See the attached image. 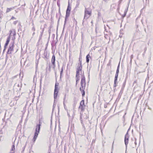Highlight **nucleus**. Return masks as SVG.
I'll return each instance as SVG.
<instances>
[{
    "label": "nucleus",
    "instance_id": "680f3d73",
    "mask_svg": "<svg viewBox=\"0 0 153 153\" xmlns=\"http://www.w3.org/2000/svg\"><path fill=\"white\" fill-rule=\"evenodd\" d=\"M68 116L69 117L70 116V115L68 113Z\"/></svg>",
    "mask_w": 153,
    "mask_h": 153
},
{
    "label": "nucleus",
    "instance_id": "cd10ccee",
    "mask_svg": "<svg viewBox=\"0 0 153 153\" xmlns=\"http://www.w3.org/2000/svg\"><path fill=\"white\" fill-rule=\"evenodd\" d=\"M126 81V80H125V81L124 82V83L123 84L122 88H124L125 87Z\"/></svg>",
    "mask_w": 153,
    "mask_h": 153
},
{
    "label": "nucleus",
    "instance_id": "6e6d98bb",
    "mask_svg": "<svg viewBox=\"0 0 153 153\" xmlns=\"http://www.w3.org/2000/svg\"><path fill=\"white\" fill-rule=\"evenodd\" d=\"M78 81H76V85L77 83H78Z\"/></svg>",
    "mask_w": 153,
    "mask_h": 153
},
{
    "label": "nucleus",
    "instance_id": "49530a36",
    "mask_svg": "<svg viewBox=\"0 0 153 153\" xmlns=\"http://www.w3.org/2000/svg\"><path fill=\"white\" fill-rule=\"evenodd\" d=\"M144 53H145L146 51L147 50V48L146 47L144 49Z\"/></svg>",
    "mask_w": 153,
    "mask_h": 153
},
{
    "label": "nucleus",
    "instance_id": "5701e85b",
    "mask_svg": "<svg viewBox=\"0 0 153 153\" xmlns=\"http://www.w3.org/2000/svg\"><path fill=\"white\" fill-rule=\"evenodd\" d=\"M120 34H123L124 33V31L123 30V29H121L120 30Z\"/></svg>",
    "mask_w": 153,
    "mask_h": 153
},
{
    "label": "nucleus",
    "instance_id": "c756f323",
    "mask_svg": "<svg viewBox=\"0 0 153 153\" xmlns=\"http://www.w3.org/2000/svg\"><path fill=\"white\" fill-rule=\"evenodd\" d=\"M59 85V83L58 82H57L56 81V82L55 86H57L58 87Z\"/></svg>",
    "mask_w": 153,
    "mask_h": 153
},
{
    "label": "nucleus",
    "instance_id": "58836bf2",
    "mask_svg": "<svg viewBox=\"0 0 153 153\" xmlns=\"http://www.w3.org/2000/svg\"><path fill=\"white\" fill-rule=\"evenodd\" d=\"M16 19V18H15V17H13V16H12L10 19Z\"/></svg>",
    "mask_w": 153,
    "mask_h": 153
},
{
    "label": "nucleus",
    "instance_id": "3c124183",
    "mask_svg": "<svg viewBox=\"0 0 153 153\" xmlns=\"http://www.w3.org/2000/svg\"><path fill=\"white\" fill-rule=\"evenodd\" d=\"M80 120L81 121V123H82V120H81L82 118H81V117H80Z\"/></svg>",
    "mask_w": 153,
    "mask_h": 153
},
{
    "label": "nucleus",
    "instance_id": "1a4fd4ad",
    "mask_svg": "<svg viewBox=\"0 0 153 153\" xmlns=\"http://www.w3.org/2000/svg\"><path fill=\"white\" fill-rule=\"evenodd\" d=\"M44 59H49V54H48L46 50H45L43 54V57Z\"/></svg>",
    "mask_w": 153,
    "mask_h": 153
},
{
    "label": "nucleus",
    "instance_id": "bf43d9fd",
    "mask_svg": "<svg viewBox=\"0 0 153 153\" xmlns=\"http://www.w3.org/2000/svg\"><path fill=\"white\" fill-rule=\"evenodd\" d=\"M64 29H63V30H62V33H63V31H64Z\"/></svg>",
    "mask_w": 153,
    "mask_h": 153
},
{
    "label": "nucleus",
    "instance_id": "6ab92c4d",
    "mask_svg": "<svg viewBox=\"0 0 153 153\" xmlns=\"http://www.w3.org/2000/svg\"><path fill=\"white\" fill-rule=\"evenodd\" d=\"M79 74H77L76 73V81H78L79 80Z\"/></svg>",
    "mask_w": 153,
    "mask_h": 153
},
{
    "label": "nucleus",
    "instance_id": "72a5a7b5",
    "mask_svg": "<svg viewBox=\"0 0 153 153\" xmlns=\"http://www.w3.org/2000/svg\"><path fill=\"white\" fill-rule=\"evenodd\" d=\"M117 78L115 77L114 80V82H117Z\"/></svg>",
    "mask_w": 153,
    "mask_h": 153
},
{
    "label": "nucleus",
    "instance_id": "c03bdc74",
    "mask_svg": "<svg viewBox=\"0 0 153 153\" xmlns=\"http://www.w3.org/2000/svg\"><path fill=\"white\" fill-rule=\"evenodd\" d=\"M119 70L117 69L116 73L119 74Z\"/></svg>",
    "mask_w": 153,
    "mask_h": 153
},
{
    "label": "nucleus",
    "instance_id": "774afa93",
    "mask_svg": "<svg viewBox=\"0 0 153 153\" xmlns=\"http://www.w3.org/2000/svg\"><path fill=\"white\" fill-rule=\"evenodd\" d=\"M106 27L105 26L104 29H105V28H106Z\"/></svg>",
    "mask_w": 153,
    "mask_h": 153
},
{
    "label": "nucleus",
    "instance_id": "f03ea898",
    "mask_svg": "<svg viewBox=\"0 0 153 153\" xmlns=\"http://www.w3.org/2000/svg\"><path fill=\"white\" fill-rule=\"evenodd\" d=\"M59 90V89L58 88V87L55 86L54 92V102L53 106H54V105L55 104V103H56L55 101H56V100L57 99V96L58 95V94Z\"/></svg>",
    "mask_w": 153,
    "mask_h": 153
},
{
    "label": "nucleus",
    "instance_id": "393cba45",
    "mask_svg": "<svg viewBox=\"0 0 153 153\" xmlns=\"http://www.w3.org/2000/svg\"><path fill=\"white\" fill-rule=\"evenodd\" d=\"M57 5L59 8L60 7V2L59 1V0H58L57 2Z\"/></svg>",
    "mask_w": 153,
    "mask_h": 153
},
{
    "label": "nucleus",
    "instance_id": "a19ab883",
    "mask_svg": "<svg viewBox=\"0 0 153 153\" xmlns=\"http://www.w3.org/2000/svg\"><path fill=\"white\" fill-rule=\"evenodd\" d=\"M118 74L116 73L115 77L118 78Z\"/></svg>",
    "mask_w": 153,
    "mask_h": 153
},
{
    "label": "nucleus",
    "instance_id": "37998d69",
    "mask_svg": "<svg viewBox=\"0 0 153 153\" xmlns=\"http://www.w3.org/2000/svg\"><path fill=\"white\" fill-rule=\"evenodd\" d=\"M120 68V63H119L117 68V69L119 70Z\"/></svg>",
    "mask_w": 153,
    "mask_h": 153
},
{
    "label": "nucleus",
    "instance_id": "4468645a",
    "mask_svg": "<svg viewBox=\"0 0 153 153\" xmlns=\"http://www.w3.org/2000/svg\"><path fill=\"white\" fill-rule=\"evenodd\" d=\"M81 82H85V77L84 74L82 75Z\"/></svg>",
    "mask_w": 153,
    "mask_h": 153
},
{
    "label": "nucleus",
    "instance_id": "a18cd8bd",
    "mask_svg": "<svg viewBox=\"0 0 153 153\" xmlns=\"http://www.w3.org/2000/svg\"><path fill=\"white\" fill-rule=\"evenodd\" d=\"M59 13L60 14V15H61V13L60 11V7L59 8Z\"/></svg>",
    "mask_w": 153,
    "mask_h": 153
},
{
    "label": "nucleus",
    "instance_id": "f8f14e48",
    "mask_svg": "<svg viewBox=\"0 0 153 153\" xmlns=\"http://www.w3.org/2000/svg\"><path fill=\"white\" fill-rule=\"evenodd\" d=\"M70 10H66V14L65 15V23L66 22L67 19L69 17L70 14Z\"/></svg>",
    "mask_w": 153,
    "mask_h": 153
},
{
    "label": "nucleus",
    "instance_id": "f704fd0d",
    "mask_svg": "<svg viewBox=\"0 0 153 153\" xmlns=\"http://www.w3.org/2000/svg\"><path fill=\"white\" fill-rule=\"evenodd\" d=\"M52 64L53 65V69H54L55 67V63H54V64L53 63H52Z\"/></svg>",
    "mask_w": 153,
    "mask_h": 153
},
{
    "label": "nucleus",
    "instance_id": "f257e3e1",
    "mask_svg": "<svg viewBox=\"0 0 153 153\" xmlns=\"http://www.w3.org/2000/svg\"><path fill=\"white\" fill-rule=\"evenodd\" d=\"M41 125L40 123V120H39V123L37 124L36 126V128L35 130L34 136L33 139V141L35 142L36 140L37 137L39 133L40 129V126Z\"/></svg>",
    "mask_w": 153,
    "mask_h": 153
},
{
    "label": "nucleus",
    "instance_id": "052dcab7",
    "mask_svg": "<svg viewBox=\"0 0 153 153\" xmlns=\"http://www.w3.org/2000/svg\"><path fill=\"white\" fill-rule=\"evenodd\" d=\"M79 61L80 62V61L82 62V60H81L80 59V58H79Z\"/></svg>",
    "mask_w": 153,
    "mask_h": 153
},
{
    "label": "nucleus",
    "instance_id": "2f4dec72",
    "mask_svg": "<svg viewBox=\"0 0 153 153\" xmlns=\"http://www.w3.org/2000/svg\"><path fill=\"white\" fill-rule=\"evenodd\" d=\"M78 65L81 66H82V63L81 61H80V62H79L78 63Z\"/></svg>",
    "mask_w": 153,
    "mask_h": 153
},
{
    "label": "nucleus",
    "instance_id": "bb28decb",
    "mask_svg": "<svg viewBox=\"0 0 153 153\" xmlns=\"http://www.w3.org/2000/svg\"><path fill=\"white\" fill-rule=\"evenodd\" d=\"M15 146H14V145H13L12 146L11 151H14L15 150Z\"/></svg>",
    "mask_w": 153,
    "mask_h": 153
},
{
    "label": "nucleus",
    "instance_id": "473e14b6",
    "mask_svg": "<svg viewBox=\"0 0 153 153\" xmlns=\"http://www.w3.org/2000/svg\"><path fill=\"white\" fill-rule=\"evenodd\" d=\"M146 23L147 24V25L148 26V23H149V21H148V19H146Z\"/></svg>",
    "mask_w": 153,
    "mask_h": 153
},
{
    "label": "nucleus",
    "instance_id": "4be33fe9",
    "mask_svg": "<svg viewBox=\"0 0 153 153\" xmlns=\"http://www.w3.org/2000/svg\"><path fill=\"white\" fill-rule=\"evenodd\" d=\"M63 67H62V68L61 70V71H60V78H61V77L62 76V74L63 73Z\"/></svg>",
    "mask_w": 153,
    "mask_h": 153
},
{
    "label": "nucleus",
    "instance_id": "412c9836",
    "mask_svg": "<svg viewBox=\"0 0 153 153\" xmlns=\"http://www.w3.org/2000/svg\"><path fill=\"white\" fill-rule=\"evenodd\" d=\"M80 105H85L84 104V100H82L81 101Z\"/></svg>",
    "mask_w": 153,
    "mask_h": 153
},
{
    "label": "nucleus",
    "instance_id": "aec40b11",
    "mask_svg": "<svg viewBox=\"0 0 153 153\" xmlns=\"http://www.w3.org/2000/svg\"><path fill=\"white\" fill-rule=\"evenodd\" d=\"M43 32H44V29H43L40 32V36H39V40L41 39V38H42V35L43 33Z\"/></svg>",
    "mask_w": 153,
    "mask_h": 153
},
{
    "label": "nucleus",
    "instance_id": "20e7f679",
    "mask_svg": "<svg viewBox=\"0 0 153 153\" xmlns=\"http://www.w3.org/2000/svg\"><path fill=\"white\" fill-rule=\"evenodd\" d=\"M91 15V12L87 10L86 8L85 9V15L84 17V19H87Z\"/></svg>",
    "mask_w": 153,
    "mask_h": 153
},
{
    "label": "nucleus",
    "instance_id": "69168bd1",
    "mask_svg": "<svg viewBox=\"0 0 153 153\" xmlns=\"http://www.w3.org/2000/svg\"><path fill=\"white\" fill-rule=\"evenodd\" d=\"M143 19H142V20H141V22H142V24L143 23Z\"/></svg>",
    "mask_w": 153,
    "mask_h": 153
},
{
    "label": "nucleus",
    "instance_id": "7c9ffc66",
    "mask_svg": "<svg viewBox=\"0 0 153 153\" xmlns=\"http://www.w3.org/2000/svg\"><path fill=\"white\" fill-rule=\"evenodd\" d=\"M79 2L77 1H76V7H78L79 5Z\"/></svg>",
    "mask_w": 153,
    "mask_h": 153
},
{
    "label": "nucleus",
    "instance_id": "0eeeda50",
    "mask_svg": "<svg viewBox=\"0 0 153 153\" xmlns=\"http://www.w3.org/2000/svg\"><path fill=\"white\" fill-rule=\"evenodd\" d=\"M22 84H21V86L20 87L19 84H17V85L15 84L13 88L14 90L16 91H20L21 90V88L22 87Z\"/></svg>",
    "mask_w": 153,
    "mask_h": 153
},
{
    "label": "nucleus",
    "instance_id": "13d9d810",
    "mask_svg": "<svg viewBox=\"0 0 153 153\" xmlns=\"http://www.w3.org/2000/svg\"><path fill=\"white\" fill-rule=\"evenodd\" d=\"M40 85H41V80H40Z\"/></svg>",
    "mask_w": 153,
    "mask_h": 153
},
{
    "label": "nucleus",
    "instance_id": "603ef678",
    "mask_svg": "<svg viewBox=\"0 0 153 153\" xmlns=\"http://www.w3.org/2000/svg\"><path fill=\"white\" fill-rule=\"evenodd\" d=\"M60 19V17H59L58 18V22H59V20Z\"/></svg>",
    "mask_w": 153,
    "mask_h": 153
},
{
    "label": "nucleus",
    "instance_id": "423d86ee",
    "mask_svg": "<svg viewBox=\"0 0 153 153\" xmlns=\"http://www.w3.org/2000/svg\"><path fill=\"white\" fill-rule=\"evenodd\" d=\"M129 136L128 134V131H127L125 137V143L126 146V149L127 147V145L128 143V139Z\"/></svg>",
    "mask_w": 153,
    "mask_h": 153
},
{
    "label": "nucleus",
    "instance_id": "39448f33",
    "mask_svg": "<svg viewBox=\"0 0 153 153\" xmlns=\"http://www.w3.org/2000/svg\"><path fill=\"white\" fill-rule=\"evenodd\" d=\"M14 42L11 43L9 46V48L7 52V53L8 54H10L12 53V52L13 51V48L14 46Z\"/></svg>",
    "mask_w": 153,
    "mask_h": 153
},
{
    "label": "nucleus",
    "instance_id": "a878e982",
    "mask_svg": "<svg viewBox=\"0 0 153 153\" xmlns=\"http://www.w3.org/2000/svg\"><path fill=\"white\" fill-rule=\"evenodd\" d=\"M122 1V0H120L119 1V2H118L119 4H118V8L120 7V4L121 3Z\"/></svg>",
    "mask_w": 153,
    "mask_h": 153
},
{
    "label": "nucleus",
    "instance_id": "c85d7f7f",
    "mask_svg": "<svg viewBox=\"0 0 153 153\" xmlns=\"http://www.w3.org/2000/svg\"><path fill=\"white\" fill-rule=\"evenodd\" d=\"M114 143V141H113V142L112 143V144L111 153H112V152H113V148H114V147H113Z\"/></svg>",
    "mask_w": 153,
    "mask_h": 153
},
{
    "label": "nucleus",
    "instance_id": "79ce46f5",
    "mask_svg": "<svg viewBox=\"0 0 153 153\" xmlns=\"http://www.w3.org/2000/svg\"><path fill=\"white\" fill-rule=\"evenodd\" d=\"M116 83L117 82H114V87H116L117 86L116 85Z\"/></svg>",
    "mask_w": 153,
    "mask_h": 153
},
{
    "label": "nucleus",
    "instance_id": "ea45409f",
    "mask_svg": "<svg viewBox=\"0 0 153 153\" xmlns=\"http://www.w3.org/2000/svg\"><path fill=\"white\" fill-rule=\"evenodd\" d=\"M104 107L105 108H106L107 107V104L106 103H105L104 105Z\"/></svg>",
    "mask_w": 153,
    "mask_h": 153
},
{
    "label": "nucleus",
    "instance_id": "ddd939ff",
    "mask_svg": "<svg viewBox=\"0 0 153 153\" xmlns=\"http://www.w3.org/2000/svg\"><path fill=\"white\" fill-rule=\"evenodd\" d=\"M85 105H80L79 108L81 109V111L82 112H83L84 111L85 108Z\"/></svg>",
    "mask_w": 153,
    "mask_h": 153
},
{
    "label": "nucleus",
    "instance_id": "4d7b16f0",
    "mask_svg": "<svg viewBox=\"0 0 153 153\" xmlns=\"http://www.w3.org/2000/svg\"><path fill=\"white\" fill-rule=\"evenodd\" d=\"M16 35V33H13V35L14 36L15 35Z\"/></svg>",
    "mask_w": 153,
    "mask_h": 153
},
{
    "label": "nucleus",
    "instance_id": "5fc2aeb1",
    "mask_svg": "<svg viewBox=\"0 0 153 153\" xmlns=\"http://www.w3.org/2000/svg\"><path fill=\"white\" fill-rule=\"evenodd\" d=\"M133 57V55H132L131 56V59H132V58Z\"/></svg>",
    "mask_w": 153,
    "mask_h": 153
},
{
    "label": "nucleus",
    "instance_id": "0e129e2a",
    "mask_svg": "<svg viewBox=\"0 0 153 153\" xmlns=\"http://www.w3.org/2000/svg\"><path fill=\"white\" fill-rule=\"evenodd\" d=\"M131 61H132V59H131V60H130V62H131Z\"/></svg>",
    "mask_w": 153,
    "mask_h": 153
},
{
    "label": "nucleus",
    "instance_id": "b1692460",
    "mask_svg": "<svg viewBox=\"0 0 153 153\" xmlns=\"http://www.w3.org/2000/svg\"><path fill=\"white\" fill-rule=\"evenodd\" d=\"M71 7L69 6V4L67 7V8L66 10H70V11H71Z\"/></svg>",
    "mask_w": 153,
    "mask_h": 153
},
{
    "label": "nucleus",
    "instance_id": "e2e57ef3",
    "mask_svg": "<svg viewBox=\"0 0 153 153\" xmlns=\"http://www.w3.org/2000/svg\"><path fill=\"white\" fill-rule=\"evenodd\" d=\"M134 143H135V144L136 145V144H137V143H136V141H135V142Z\"/></svg>",
    "mask_w": 153,
    "mask_h": 153
},
{
    "label": "nucleus",
    "instance_id": "7ed1b4c3",
    "mask_svg": "<svg viewBox=\"0 0 153 153\" xmlns=\"http://www.w3.org/2000/svg\"><path fill=\"white\" fill-rule=\"evenodd\" d=\"M86 83L84 82H80L81 87L79 89L81 92L82 93V96L83 97L85 95V92L84 91Z\"/></svg>",
    "mask_w": 153,
    "mask_h": 153
},
{
    "label": "nucleus",
    "instance_id": "4c0bfd02",
    "mask_svg": "<svg viewBox=\"0 0 153 153\" xmlns=\"http://www.w3.org/2000/svg\"><path fill=\"white\" fill-rule=\"evenodd\" d=\"M19 28H21V24L20 23H19L18 24Z\"/></svg>",
    "mask_w": 153,
    "mask_h": 153
},
{
    "label": "nucleus",
    "instance_id": "dca6fc26",
    "mask_svg": "<svg viewBox=\"0 0 153 153\" xmlns=\"http://www.w3.org/2000/svg\"><path fill=\"white\" fill-rule=\"evenodd\" d=\"M91 58L89 54H88L86 56V62L88 63L89 61V58Z\"/></svg>",
    "mask_w": 153,
    "mask_h": 153
},
{
    "label": "nucleus",
    "instance_id": "09e8293b",
    "mask_svg": "<svg viewBox=\"0 0 153 153\" xmlns=\"http://www.w3.org/2000/svg\"><path fill=\"white\" fill-rule=\"evenodd\" d=\"M122 36H123V34H120V35L119 36V37H120V38H121L122 37Z\"/></svg>",
    "mask_w": 153,
    "mask_h": 153
},
{
    "label": "nucleus",
    "instance_id": "c9c22d12",
    "mask_svg": "<svg viewBox=\"0 0 153 153\" xmlns=\"http://www.w3.org/2000/svg\"><path fill=\"white\" fill-rule=\"evenodd\" d=\"M18 22V21H14L13 22V24L14 25H16Z\"/></svg>",
    "mask_w": 153,
    "mask_h": 153
},
{
    "label": "nucleus",
    "instance_id": "f3484780",
    "mask_svg": "<svg viewBox=\"0 0 153 153\" xmlns=\"http://www.w3.org/2000/svg\"><path fill=\"white\" fill-rule=\"evenodd\" d=\"M128 7H127V8L125 10L124 12V14L122 16V17L123 18H124L126 16V13H127V11H128Z\"/></svg>",
    "mask_w": 153,
    "mask_h": 153
},
{
    "label": "nucleus",
    "instance_id": "338daca9",
    "mask_svg": "<svg viewBox=\"0 0 153 153\" xmlns=\"http://www.w3.org/2000/svg\"><path fill=\"white\" fill-rule=\"evenodd\" d=\"M95 31H96V32H97V29H95Z\"/></svg>",
    "mask_w": 153,
    "mask_h": 153
},
{
    "label": "nucleus",
    "instance_id": "6e6552de",
    "mask_svg": "<svg viewBox=\"0 0 153 153\" xmlns=\"http://www.w3.org/2000/svg\"><path fill=\"white\" fill-rule=\"evenodd\" d=\"M110 29H105V31L104 32V34L105 35V37L106 38V35L108 36L111 35V33L110 32L109 30Z\"/></svg>",
    "mask_w": 153,
    "mask_h": 153
},
{
    "label": "nucleus",
    "instance_id": "9d476101",
    "mask_svg": "<svg viewBox=\"0 0 153 153\" xmlns=\"http://www.w3.org/2000/svg\"><path fill=\"white\" fill-rule=\"evenodd\" d=\"M10 37L9 36L7 37V39L6 42V43L5 44V45H4V49L3 51H4L6 48V47L8 45L9 43V41L10 40Z\"/></svg>",
    "mask_w": 153,
    "mask_h": 153
},
{
    "label": "nucleus",
    "instance_id": "864d4df0",
    "mask_svg": "<svg viewBox=\"0 0 153 153\" xmlns=\"http://www.w3.org/2000/svg\"><path fill=\"white\" fill-rule=\"evenodd\" d=\"M21 31V29H18V32H19L20 31Z\"/></svg>",
    "mask_w": 153,
    "mask_h": 153
},
{
    "label": "nucleus",
    "instance_id": "2eb2a0df",
    "mask_svg": "<svg viewBox=\"0 0 153 153\" xmlns=\"http://www.w3.org/2000/svg\"><path fill=\"white\" fill-rule=\"evenodd\" d=\"M55 56L54 54H53L52 56V59H51V63H53L54 64V63H55Z\"/></svg>",
    "mask_w": 153,
    "mask_h": 153
},
{
    "label": "nucleus",
    "instance_id": "9b49d317",
    "mask_svg": "<svg viewBox=\"0 0 153 153\" xmlns=\"http://www.w3.org/2000/svg\"><path fill=\"white\" fill-rule=\"evenodd\" d=\"M82 66L77 65L76 68V74H79V71H82Z\"/></svg>",
    "mask_w": 153,
    "mask_h": 153
},
{
    "label": "nucleus",
    "instance_id": "a211bd4d",
    "mask_svg": "<svg viewBox=\"0 0 153 153\" xmlns=\"http://www.w3.org/2000/svg\"><path fill=\"white\" fill-rule=\"evenodd\" d=\"M14 7H11V8H7V10H6V13H8L11 10H13V9H14Z\"/></svg>",
    "mask_w": 153,
    "mask_h": 153
},
{
    "label": "nucleus",
    "instance_id": "8fccbe9b",
    "mask_svg": "<svg viewBox=\"0 0 153 153\" xmlns=\"http://www.w3.org/2000/svg\"><path fill=\"white\" fill-rule=\"evenodd\" d=\"M51 66L50 65L49 66V70L50 71H51Z\"/></svg>",
    "mask_w": 153,
    "mask_h": 153
},
{
    "label": "nucleus",
    "instance_id": "de8ad7c7",
    "mask_svg": "<svg viewBox=\"0 0 153 153\" xmlns=\"http://www.w3.org/2000/svg\"><path fill=\"white\" fill-rule=\"evenodd\" d=\"M2 11H1V12H0V18H1V14H2Z\"/></svg>",
    "mask_w": 153,
    "mask_h": 153
},
{
    "label": "nucleus",
    "instance_id": "e433bc0d",
    "mask_svg": "<svg viewBox=\"0 0 153 153\" xmlns=\"http://www.w3.org/2000/svg\"><path fill=\"white\" fill-rule=\"evenodd\" d=\"M66 94H65V95L64 97V101L66 99Z\"/></svg>",
    "mask_w": 153,
    "mask_h": 153
}]
</instances>
